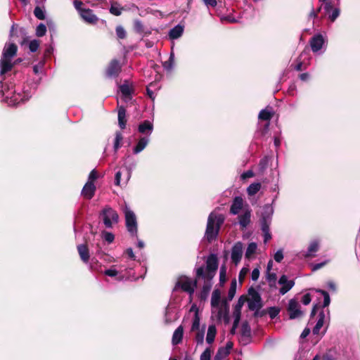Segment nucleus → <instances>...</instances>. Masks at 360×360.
Masks as SVG:
<instances>
[{
	"mask_svg": "<svg viewBox=\"0 0 360 360\" xmlns=\"http://www.w3.org/2000/svg\"><path fill=\"white\" fill-rule=\"evenodd\" d=\"M217 333V329L214 325H210L208 327L207 336H206V342L208 344H212L215 338Z\"/></svg>",
	"mask_w": 360,
	"mask_h": 360,
	"instance_id": "obj_29",
	"label": "nucleus"
},
{
	"mask_svg": "<svg viewBox=\"0 0 360 360\" xmlns=\"http://www.w3.org/2000/svg\"><path fill=\"white\" fill-rule=\"evenodd\" d=\"M261 229H262V232L264 233V243H266L269 240H270L271 238L269 226H261Z\"/></svg>",
	"mask_w": 360,
	"mask_h": 360,
	"instance_id": "obj_49",
	"label": "nucleus"
},
{
	"mask_svg": "<svg viewBox=\"0 0 360 360\" xmlns=\"http://www.w3.org/2000/svg\"><path fill=\"white\" fill-rule=\"evenodd\" d=\"M121 70V65L117 60L113 59L110 63L107 70L106 75L109 77H117Z\"/></svg>",
	"mask_w": 360,
	"mask_h": 360,
	"instance_id": "obj_12",
	"label": "nucleus"
},
{
	"mask_svg": "<svg viewBox=\"0 0 360 360\" xmlns=\"http://www.w3.org/2000/svg\"><path fill=\"white\" fill-rule=\"evenodd\" d=\"M278 283L282 285L279 292L283 295L287 293L295 285V282L292 280H288L285 275L281 276Z\"/></svg>",
	"mask_w": 360,
	"mask_h": 360,
	"instance_id": "obj_11",
	"label": "nucleus"
},
{
	"mask_svg": "<svg viewBox=\"0 0 360 360\" xmlns=\"http://www.w3.org/2000/svg\"><path fill=\"white\" fill-rule=\"evenodd\" d=\"M243 200L241 197H236L231 206V213L233 214H237L239 211L242 209Z\"/></svg>",
	"mask_w": 360,
	"mask_h": 360,
	"instance_id": "obj_16",
	"label": "nucleus"
},
{
	"mask_svg": "<svg viewBox=\"0 0 360 360\" xmlns=\"http://www.w3.org/2000/svg\"><path fill=\"white\" fill-rule=\"evenodd\" d=\"M126 252V254H127L128 257H129V258H131V259H134H134H136V256H135V255H134V252H133L132 248H127V249L126 250V252Z\"/></svg>",
	"mask_w": 360,
	"mask_h": 360,
	"instance_id": "obj_64",
	"label": "nucleus"
},
{
	"mask_svg": "<svg viewBox=\"0 0 360 360\" xmlns=\"http://www.w3.org/2000/svg\"><path fill=\"white\" fill-rule=\"evenodd\" d=\"M243 253V245L241 242L236 243L231 248V259L235 265L240 262Z\"/></svg>",
	"mask_w": 360,
	"mask_h": 360,
	"instance_id": "obj_7",
	"label": "nucleus"
},
{
	"mask_svg": "<svg viewBox=\"0 0 360 360\" xmlns=\"http://www.w3.org/2000/svg\"><path fill=\"white\" fill-rule=\"evenodd\" d=\"M254 175H255L254 172L252 170H248V171H246V172H245L244 173L242 174L241 178L243 179H248V178L253 177Z\"/></svg>",
	"mask_w": 360,
	"mask_h": 360,
	"instance_id": "obj_58",
	"label": "nucleus"
},
{
	"mask_svg": "<svg viewBox=\"0 0 360 360\" xmlns=\"http://www.w3.org/2000/svg\"><path fill=\"white\" fill-rule=\"evenodd\" d=\"M105 275L110 277L115 276L118 275V271L114 268H110L104 271Z\"/></svg>",
	"mask_w": 360,
	"mask_h": 360,
	"instance_id": "obj_54",
	"label": "nucleus"
},
{
	"mask_svg": "<svg viewBox=\"0 0 360 360\" xmlns=\"http://www.w3.org/2000/svg\"><path fill=\"white\" fill-rule=\"evenodd\" d=\"M126 110L123 106H120L118 109V124L121 129L126 127Z\"/></svg>",
	"mask_w": 360,
	"mask_h": 360,
	"instance_id": "obj_24",
	"label": "nucleus"
},
{
	"mask_svg": "<svg viewBox=\"0 0 360 360\" xmlns=\"http://www.w3.org/2000/svg\"><path fill=\"white\" fill-rule=\"evenodd\" d=\"M134 28L139 32H142V30H143L142 22L140 20H135V22H134Z\"/></svg>",
	"mask_w": 360,
	"mask_h": 360,
	"instance_id": "obj_61",
	"label": "nucleus"
},
{
	"mask_svg": "<svg viewBox=\"0 0 360 360\" xmlns=\"http://www.w3.org/2000/svg\"><path fill=\"white\" fill-rule=\"evenodd\" d=\"M288 311L290 319L299 318L302 316V311L300 309V304L295 300L289 301Z\"/></svg>",
	"mask_w": 360,
	"mask_h": 360,
	"instance_id": "obj_8",
	"label": "nucleus"
},
{
	"mask_svg": "<svg viewBox=\"0 0 360 360\" xmlns=\"http://www.w3.org/2000/svg\"><path fill=\"white\" fill-rule=\"evenodd\" d=\"M229 354L228 348H224V347H219L214 357V360H224Z\"/></svg>",
	"mask_w": 360,
	"mask_h": 360,
	"instance_id": "obj_31",
	"label": "nucleus"
},
{
	"mask_svg": "<svg viewBox=\"0 0 360 360\" xmlns=\"http://www.w3.org/2000/svg\"><path fill=\"white\" fill-rule=\"evenodd\" d=\"M220 292L217 290H214L211 297V304L213 307H217L219 306L220 302Z\"/></svg>",
	"mask_w": 360,
	"mask_h": 360,
	"instance_id": "obj_39",
	"label": "nucleus"
},
{
	"mask_svg": "<svg viewBox=\"0 0 360 360\" xmlns=\"http://www.w3.org/2000/svg\"><path fill=\"white\" fill-rule=\"evenodd\" d=\"M120 90L123 96V99L125 102L131 99V87L127 84H123L120 86Z\"/></svg>",
	"mask_w": 360,
	"mask_h": 360,
	"instance_id": "obj_27",
	"label": "nucleus"
},
{
	"mask_svg": "<svg viewBox=\"0 0 360 360\" xmlns=\"http://www.w3.org/2000/svg\"><path fill=\"white\" fill-rule=\"evenodd\" d=\"M261 188L260 183L251 184L247 188V193L249 195H255Z\"/></svg>",
	"mask_w": 360,
	"mask_h": 360,
	"instance_id": "obj_36",
	"label": "nucleus"
},
{
	"mask_svg": "<svg viewBox=\"0 0 360 360\" xmlns=\"http://www.w3.org/2000/svg\"><path fill=\"white\" fill-rule=\"evenodd\" d=\"M218 268V259L216 255H210L206 260V268L200 266L196 269V276L206 281H210L215 276Z\"/></svg>",
	"mask_w": 360,
	"mask_h": 360,
	"instance_id": "obj_1",
	"label": "nucleus"
},
{
	"mask_svg": "<svg viewBox=\"0 0 360 360\" xmlns=\"http://www.w3.org/2000/svg\"><path fill=\"white\" fill-rule=\"evenodd\" d=\"M248 307L252 311L258 310L261 307L260 297L259 296H257L250 301H249Z\"/></svg>",
	"mask_w": 360,
	"mask_h": 360,
	"instance_id": "obj_34",
	"label": "nucleus"
},
{
	"mask_svg": "<svg viewBox=\"0 0 360 360\" xmlns=\"http://www.w3.org/2000/svg\"><path fill=\"white\" fill-rule=\"evenodd\" d=\"M241 330L243 335L249 336L250 335V327L247 322L243 323Z\"/></svg>",
	"mask_w": 360,
	"mask_h": 360,
	"instance_id": "obj_52",
	"label": "nucleus"
},
{
	"mask_svg": "<svg viewBox=\"0 0 360 360\" xmlns=\"http://www.w3.org/2000/svg\"><path fill=\"white\" fill-rule=\"evenodd\" d=\"M236 292V280H234L231 282L230 288L229 290L228 299L229 300H231L234 297Z\"/></svg>",
	"mask_w": 360,
	"mask_h": 360,
	"instance_id": "obj_43",
	"label": "nucleus"
},
{
	"mask_svg": "<svg viewBox=\"0 0 360 360\" xmlns=\"http://www.w3.org/2000/svg\"><path fill=\"white\" fill-rule=\"evenodd\" d=\"M259 276V270L257 268H255L252 270L251 274V278L252 281H257Z\"/></svg>",
	"mask_w": 360,
	"mask_h": 360,
	"instance_id": "obj_56",
	"label": "nucleus"
},
{
	"mask_svg": "<svg viewBox=\"0 0 360 360\" xmlns=\"http://www.w3.org/2000/svg\"><path fill=\"white\" fill-rule=\"evenodd\" d=\"M174 54L171 53L168 60L163 63V68L168 72L171 71L174 68Z\"/></svg>",
	"mask_w": 360,
	"mask_h": 360,
	"instance_id": "obj_38",
	"label": "nucleus"
},
{
	"mask_svg": "<svg viewBox=\"0 0 360 360\" xmlns=\"http://www.w3.org/2000/svg\"><path fill=\"white\" fill-rule=\"evenodd\" d=\"M283 259V254L281 250H278L274 255V259L277 262H281Z\"/></svg>",
	"mask_w": 360,
	"mask_h": 360,
	"instance_id": "obj_55",
	"label": "nucleus"
},
{
	"mask_svg": "<svg viewBox=\"0 0 360 360\" xmlns=\"http://www.w3.org/2000/svg\"><path fill=\"white\" fill-rule=\"evenodd\" d=\"M200 319L198 313V309H196L191 326V331H196L200 330Z\"/></svg>",
	"mask_w": 360,
	"mask_h": 360,
	"instance_id": "obj_35",
	"label": "nucleus"
},
{
	"mask_svg": "<svg viewBox=\"0 0 360 360\" xmlns=\"http://www.w3.org/2000/svg\"><path fill=\"white\" fill-rule=\"evenodd\" d=\"M34 14L39 20L45 19V13L43 9L40 7L37 6L34 10Z\"/></svg>",
	"mask_w": 360,
	"mask_h": 360,
	"instance_id": "obj_48",
	"label": "nucleus"
},
{
	"mask_svg": "<svg viewBox=\"0 0 360 360\" xmlns=\"http://www.w3.org/2000/svg\"><path fill=\"white\" fill-rule=\"evenodd\" d=\"M97 177H98V175H97L96 172L94 169H93L89 175L88 181H91V182L94 183V181H95L97 179Z\"/></svg>",
	"mask_w": 360,
	"mask_h": 360,
	"instance_id": "obj_62",
	"label": "nucleus"
},
{
	"mask_svg": "<svg viewBox=\"0 0 360 360\" xmlns=\"http://www.w3.org/2000/svg\"><path fill=\"white\" fill-rule=\"evenodd\" d=\"M123 212L125 217L126 226L128 231L133 236H137V221L134 212L125 205L123 208Z\"/></svg>",
	"mask_w": 360,
	"mask_h": 360,
	"instance_id": "obj_5",
	"label": "nucleus"
},
{
	"mask_svg": "<svg viewBox=\"0 0 360 360\" xmlns=\"http://www.w3.org/2000/svg\"><path fill=\"white\" fill-rule=\"evenodd\" d=\"M317 292L321 293L323 295V307H328L330 304V299L329 294L326 291L323 290H318Z\"/></svg>",
	"mask_w": 360,
	"mask_h": 360,
	"instance_id": "obj_46",
	"label": "nucleus"
},
{
	"mask_svg": "<svg viewBox=\"0 0 360 360\" xmlns=\"http://www.w3.org/2000/svg\"><path fill=\"white\" fill-rule=\"evenodd\" d=\"M102 238L108 243H112L115 239L114 235L112 233L108 231L102 232Z\"/></svg>",
	"mask_w": 360,
	"mask_h": 360,
	"instance_id": "obj_47",
	"label": "nucleus"
},
{
	"mask_svg": "<svg viewBox=\"0 0 360 360\" xmlns=\"http://www.w3.org/2000/svg\"><path fill=\"white\" fill-rule=\"evenodd\" d=\"M319 250V243L316 240L312 241L308 248L307 252L305 254V257H311L314 256V253Z\"/></svg>",
	"mask_w": 360,
	"mask_h": 360,
	"instance_id": "obj_30",
	"label": "nucleus"
},
{
	"mask_svg": "<svg viewBox=\"0 0 360 360\" xmlns=\"http://www.w3.org/2000/svg\"><path fill=\"white\" fill-rule=\"evenodd\" d=\"M325 319V314L323 311H321L319 315V320L313 328L314 334H319L320 329L323 327Z\"/></svg>",
	"mask_w": 360,
	"mask_h": 360,
	"instance_id": "obj_33",
	"label": "nucleus"
},
{
	"mask_svg": "<svg viewBox=\"0 0 360 360\" xmlns=\"http://www.w3.org/2000/svg\"><path fill=\"white\" fill-rule=\"evenodd\" d=\"M218 317L223 319L226 323L229 322V305L226 302L224 303V309L221 307L219 309Z\"/></svg>",
	"mask_w": 360,
	"mask_h": 360,
	"instance_id": "obj_26",
	"label": "nucleus"
},
{
	"mask_svg": "<svg viewBox=\"0 0 360 360\" xmlns=\"http://www.w3.org/2000/svg\"><path fill=\"white\" fill-rule=\"evenodd\" d=\"M81 17L86 22L89 23H95L98 20V18L93 13L92 11L90 9H84L81 11L80 13Z\"/></svg>",
	"mask_w": 360,
	"mask_h": 360,
	"instance_id": "obj_15",
	"label": "nucleus"
},
{
	"mask_svg": "<svg viewBox=\"0 0 360 360\" xmlns=\"http://www.w3.org/2000/svg\"><path fill=\"white\" fill-rule=\"evenodd\" d=\"M18 48L14 43L6 44L0 60V74L4 75L13 68L11 59L16 54Z\"/></svg>",
	"mask_w": 360,
	"mask_h": 360,
	"instance_id": "obj_3",
	"label": "nucleus"
},
{
	"mask_svg": "<svg viewBox=\"0 0 360 360\" xmlns=\"http://www.w3.org/2000/svg\"><path fill=\"white\" fill-rule=\"evenodd\" d=\"M124 165L128 172L129 176H130L132 171L135 169L136 166V161L133 158L128 155L126 158Z\"/></svg>",
	"mask_w": 360,
	"mask_h": 360,
	"instance_id": "obj_25",
	"label": "nucleus"
},
{
	"mask_svg": "<svg viewBox=\"0 0 360 360\" xmlns=\"http://www.w3.org/2000/svg\"><path fill=\"white\" fill-rule=\"evenodd\" d=\"M273 213L274 210L271 206L266 205L264 207L261 218V226H270Z\"/></svg>",
	"mask_w": 360,
	"mask_h": 360,
	"instance_id": "obj_10",
	"label": "nucleus"
},
{
	"mask_svg": "<svg viewBox=\"0 0 360 360\" xmlns=\"http://www.w3.org/2000/svg\"><path fill=\"white\" fill-rule=\"evenodd\" d=\"M153 124L148 120L144 121L139 126V131L141 134H148L150 135L153 131Z\"/></svg>",
	"mask_w": 360,
	"mask_h": 360,
	"instance_id": "obj_22",
	"label": "nucleus"
},
{
	"mask_svg": "<svg viewBox=\"0 0 360 360\" xmlns=\"http://www.w3.org/2000/svg\"><path fill=\"white\" fill-rule=\"evenodd\" d=\"M77 250L81 259L84 262L87 263L89 259V251L86 245L81 244L77 246Z\"/></svg>",
	"mask_w": 360,
	"mask_h": 360,
	"instance_id": "obj_17",
	"label": "nucleus"
},
{
	"mask_svg": "<svg viewBox=\"0 0 360 360\" xmlns=\"http://www.w3.org/2000/svg\"><path fill=\"white\" fill-rule=\"evenodd\" d=\"M311 299V295L309 293H307L305 294L302 298V302L304 304V305H307L310 303Z\"/></svg>",
	"mask_w": 360,
	"mask_h": 360,
	"instance_id": "obj_57",
	"label": "nucleus"
},
{
	"mask_svg": "<svg viewBox=\"0 0 360 360\" xmlns=\"http://www.w3.org/2000/svg\"><path fill=\"white\" fill-rule=\"evenodd\" d=\"M205 329V326H203L202 330H197L198 332L195 335V341L198 345H202L204 342Z\"/></svg>",
	"mask_w": 360,
	"mask_h": 360,
	"instance_id": "obj_41",
	"label": "nucleus"
},
{
	"mask_svg": "<svg viewBox=\"0 0 360 360\" xmlns=\"http://www.w3.org/2000/svg\"><path fill=\"white\" fill-rule=\"evenodd\" d=\"M184 32V27L181 25H176L169 32V36L171 39H175L180 37Z\"/></svg>",
	"mask_w": 360,
	"mask_h": 360,
	"instance_id": "obj_28",
	"label": "nucleus"
},
{
	"mask_svg": "<svg viewBox=\"0 0 360 360\" xmlns=\"http://www.w3.org/2000/svg\"><path fill=\"white\" fill-rule=\"evenodd\" d=\"M178 318V313L175 307L172 304H169L165 311L164 320L165 323H171L175 321Z\"/></svg>",
	"mask_w": 360,
	"mask_h": 360,
	"instance_id": "obj_9",
	"label": "nucleus"
},
{
	"mask_svg": "<svg viewBox=\"0 0 360 360\" xmlns=\"http://www.w3.org/2000/svg\"><path fill=\"white\" fill-rule=\"evenodd\" d=\"M96 186L93 182L87 181L82 191V195L86 199H91L94 195Z\"/></svg>",
	"mask_w": 360,
	"mask_h": 360,
	"instance_id": "obj_13",
	"label": "nucleus"
},
{
	"mask_svg": "<svg viewBox=\"0 0 360 360\" xmlns=\"http://www.w3.org/2000/svg\"><path fill=\"white\" fill-rule=\"evenodd\" d=\"M323 43L324 39L322 35L316 34L313 37L310 41L311 48L313 52H317L321 50Z\"/></svg>",
	"mask_w": 360,
	"mask_h": 360,
	"instance_id": "obj_14",
	"label": "nucleus"
},
{
	"mask_svg": "<svg viewBox=\"0 0 360 360\" xmlns=\"http://www.w3.org/2000/svg\"><path fill=\"white\" fill-rule=\"evenodd\" d=\"M123 8L120 6L119 4H112L110 8V12L112 15H115L116 16H119L122 14Z\"/></svg>",
	"mask_w": 360,
	"mask_h": 360,
	"instance_id": "obj_42",
	"label": "nucleus"
},
{
	"mask_svg": "<svg viewBox=\"0 0 360 360\" xmlns=\"http://www.w3.org/2000/svg\"><path fill=\"white\" fill-rule=\"evenodd\" d=\"M202 1L207 7H215L217 4V0H202Z\"/></svg>",
	"mask_w": 360,
	"mask_h": 360,
	"instance_id": "obj_63",
	"label": "nucleus"
},
{
	"mask_svg": "<svg viewBox=\"0 0 360 360\" xmlns=\"http://www.w3.org/2000/svg\"><path fill=\"white\" fill-rule=\"evenodd\" d=\"M149 142V139L148 137H142L138 141L136 146L133 149V153L134 154H138L141 153L144 148L147 146Z\"/></svg>",
	"mask_w": 360,
	"mask_h": 360,
	"instance_id": "obj_20",
	"label": "nucleus"
},
{
	"mask_svg": "<svg viewBox=\"0 0 360 360\" xmlns=\"http://www.w3.org/2000/svg\"><path fill=\"white\" fill-rule=\"evenodd\" d=\"M251 212L249 210H245L239 218V224L243 228H245L250 222Z\"/></svg>",
	"mask_w": 360,
	"mask_h": 360,
	"instance_id": "obj_21",
	"label": "nucleus"
},
{
	"mask_svg": "<svg viewBox=\"0 0 360 360\" xmlns=\"http://www.w3.org/2000/svg\"><path fill=\"white\" fill-rule=\"evenodd\" d=\"M39 46V42L38 40L34 39L30 42L29 49L30 51L35 52L37 51Z\"/></svg>",
	"mask_w": 360,
	"mask_h": 360,
	"instance_id": "obj_51",
	"label": "nucleus"
},
{
	"mask_svg": "<svg viewBox=\"0 0 360 360\" xmlns=\"http://www.w3.org/2000/svg\"><path fill=\"white\" fill-rule=\"evenodd\" d=\"M10 96V93L8 91L5 95V98L6 99V102L9 105H15L19 104L21 101H23L24 99L21 98V96L18 94H14L13 96Z\"/></svg>",
	"mask_w": 360,
	"mask_h": 360,
	"instance_id": "obj_19",
	"label": "nucleus"
},
{
	"mask_svg": "<svg viewBox=\"0 0 360 360\" xmlns=\"http://www.w3.org/2000/svg\"><path fill=\"white\" fill-rule=\"evenodd\" d=\"M101 218L105 228L111 229L114 224L119 221V215L117 212L109 206L105 207L101 212Z\"/></svg>",
	"mask_w": 360,
	"mask_h": 360,
	"instance_id": "obj_4",
	"label": "nucleus"
},
{
	"mask_svg": "<svg viewBox=\"0 0 360 360\" xmlns=\"http://www.w3.org/2000/svg\"><path fill=\"white\" fill-rule=\"evenodd\" d=\"M224 221V217L215 212H211L207 219L205 237L212 241L217 236L219 229Z\"/></svg>",
	"mask_w": 360,
	"mask_h": 360,
	"instance_id": "obj_2",
	"label": "nucleus"
},
{
	"mask_svg": "<svg viewBox=\"0 0 360 360\" xmlns=\"http://www.w3.org/2000/svg\"><path fill=\"white\" fill-rule=\"evenodd\" d=\"M196 285V281H193L187 276H182L178 278L174 290H176L178 288H181L182 290L188 292L190 296H191L195 291Z\"/></svg>",
	"mask_w": 360,
	"mask_h": 360,
	"instance_id": "obj_6",
	"label": "nucleus"
},
{
	"mask_svg": "<svg viewBox=\"0 0 360 360\" xmlns=\"http://www.w3.org/2000/svg\"><path fill=\"white\" fill-rule=\"evenodd\" d=\"M323 3H324L323 8H324L326 13H329L330 11L333 9V5H332L331 2L327 1V0H326Z\"/></svg>",
	"mask_w": 360,
	"mask_h": 360,
	"instance_id": "obj_59",
	"label": "nucleus"
},
{
	"mask_svg": "<svg viewBox=\"0 0 360 360\" xmlns=\"http://www.w3.org/2000/svg\"><path fill=\"white\" fill-rule=\"evenodd\" d=\"M266 278L271 288L276 287L277 276L275 273L266 272Z\"/></svg>",
	"mask_w": 360,
	"mask_h": 360,
	"instance_id": "obj_37",
	"label": "nucleus"
},
{
	"mask_svg": "<svg viewBox=\"0 0 360 360\" xmlns=\"http://www.w3.org/2000/svg\"><path fill=\"white\" fill-rule=\"evenodd\" d=\"M122 139H123V136H122V133L120 131H117L115 133V139L114 146H113L115 152H117V150L120 148L121 142H122Z\"/></svg>",
	"mask_w": 360,
	"mask_h": 360,
	"instance_id": "obj_40",
	"label": "nucleus"
},
{
	"mask_svg": "<svg viewBox=\"0 0 360 360\" xmlns=\"http://www.w3.org/2000/svg\"><path fill=\"white\" fill-rule=\"evenodd\" d=\"M274 115V111L271 108H266L265 109L262 110L258 115L259 120L269 121Z\"/></svg>",
	"mask_w": 360,
	"mask_h": 360,
	"instance_id": "obj_23",
	"label": "nucleus"
},
{
	"mask_svg": "<svg viewBox=\"0 0 360 360\" xmlns=\"http://www.w3.org/2000/svg\"><path fill=\"white\" fill-rule=\"evenodd\" d=\"M116 34L120 39H124L126 37V31L122 26H117L116 27Z\"/></svg>",
	"mask_w": 360,
	"mask_h": 360,
	"instance_id": "obj_50",
	"label": "nucleus"
},
{
	"mask_svg": "<svg viewBox=\"0 0 360 360\" xmlns=\"http://www.w3.org/2000/svg\"><path fill=\"white\" fill-rule=\"evenodd\" d=\"M46 27L44 24L40 23L36 28V35L39 37H43L46 34Z\"/></svg>",
	"mask_w": 360,
	"mask_h": 360,
	"instance_id": "obj_45",
	"label": "nucleus"
},
{
	"mask_svg": "<svg viewBox=\"0 0 360 360\" xmlns=\"http://www.w3.org/2000/svg\"><path fill=\"white\" fill-rule=\"evenodd\" d=\"M184 328L182 326H179L174 332L172 339V343L173 345L179 344L183 338Z\"/></svg>",
	"mask_w": 360,
	"mask_h": 360,
	"instance_id": "obj_18",
	"label": "nucleus"
},
{
	"mask_svg": "<svg viewBox=\"0 0 360 360\" xmlns=\"http://www.w3.org/2000/svg\"><path fill=\"white\" fill-rule=\"evenodd\" d=\"M233 318H234V321L240 322V316H241V311L233 309Z\"/></svg>",
	"mask_w": 360,
	"mask_h": 360,
	"instance_id": "obj_60",
	"label": "nucleus"
},
{
	"mask_svg": "<svg viewBox=\"0 0 360 360\" xmlns=\"http://www.w3.org/2000/svg\"><path fill=\"white\" fill-rule=\"evenodd\" d=\"M212 354L211 347H207L200 356V360H210Z\"/></svg>",
	"mask_w": 360,
	"mask_h": 360,
	"instance_id": "obj_44",
	"label": "nucleus"
},
{
	"mask_svg": "<svg viewBox=\"0 0 360 360\" xmlns=\"http://www.w3.org/2000/svg\"><path fill=\"white\" fill-rule=\"evenodd\" d=\"M340 15V9L338 8H335L333 10L332 13L329 15L328 18L332 21L334 22L337 18Z\"/></svg>",
	"mask_w": 360,
	"mask_h": 360,
	"instance_id": "obj_53",
	"label": "nucleus"
},
{
	"mask_svg": "<svg viewBox=\"0 0 360 360\" xmlns=\"http://www.w3.org/2000/svg\"><path fill=\"white\" fill-rule=\"evenodd\" d=\"M257 249V245L256 243H250L245 251V256L248 259H251L252 256L255 254Z\"/></svg>",
	"mask_w": 360,
	"mask_h": 360,
	"instance_id": "obj_32",
	"label": "nucleus"
}]
</instances>
